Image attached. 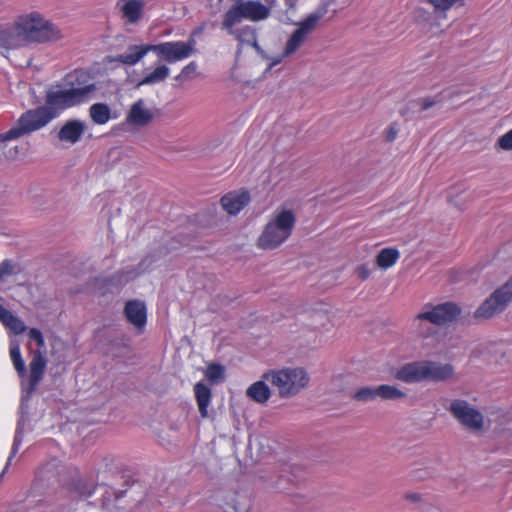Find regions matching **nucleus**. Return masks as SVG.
<instances>
[{"instance_id":"obj_39","label":"nucleus","mask_w":512,"mask_h":512,"mask_svg":"<svg viewBox=\"0 0 512 512\" xmlns=\"http://www.w3.org/2000/svg\"><path fill=\"white\" fill-rule=\"evenodd\" d=\"M397 136V129L393 126H391L388 131H387V134H386V139L387 141L391 142L393 141Z\"/></svg>"},{"instance_id":"obj_32","label":"nucleus","mask_w":512,"mask_h":512,"mask_svg":"<svg viewBox=\"0 0 512 512\" xmlns=\"http://www.w3.org/2000/svg\"><path fill=\"white\" fill-rule=\"evenodd\" d=\"M18 272V265L13 260L5 259L0 263V280Z\"/></svg>"},{"instance_id":"obj_17","label":"nucleus","mask_w":512,"mask_h":512,"mask_svg":"<svg viewBox=\"0 0 512 512\" xmlns=\"http://www.w3.org/2000/svg\"><path fill=\"white\" fill-rule=\"evenodd\" d=\"M152 119L153 113L148 108H146L143 99H139L134 102L126 116V122L128 124L141 127L149 124Z\"/></svg>"},{"instance_id":"obj_25","label":"nucleus","mask_w":512,"mask_h":512,"mask_svg":"<svg viewBox=\"0 0 512 512\" xmlns=\"http://www.w3.org/2000/svg\"><path fill=\"white\" fill-rule=\"evenodd\" d=\"M247 396L257 403H265L271 396L268 385L260 380L250 385L246 391Z\"/></svg>"},{"instance_id":"obj_11","label":"nucleus","mask_w":512,"mask_h":512,"mask_svg":"<svg viewBox=\"0 0 512 512\" xmlns=\"http://www.w3.org/2000/svg\"><path fill=\"white\" fill-rule=\"evenodd\" d=\"M196 41L191 38L188 41H167L153 44V52L160 60L168 63H176L189 58L195 50Z\"/></svg>"},{"instance_id":"obj_18","label":"nucleus","mask_w":512,"mask_h":512,"mask_svg":"<svg viewBox=\"0 0 512 512\" xmlns=\"http://www.w3.org/2000/svg\"><path fill=\"white\" fill-rule=\"evenodd\" d=\"M85 131V123L80 120H69L59 130L58 138L62 142L75 144Z\"/></svg>"},{"instance_id":"obj_12","label":"nucleus","mask_w":512,"mask_h":512,"mask_svg":"<svg viewBox=\"0 0 512 512\" xmlns=\"http://www.w3.org/2000/svg\"><path fill=\"white\" fill-rule=\"evenodd\" d=\"M449 411L463 426L471 430H480L484 425L483 415L462 399L451 402Z\"/></svg>"},{"instance_id":"obj_34","label":"nucleus","mask_w":512,"mask_h":512,"mask_svg":"<svg viewBox=\"0 0 512 512\" xmlns=\"http://www.w3.org/2000/svg\"><path fill=\"white\" fill-rule=\"evenodd\" d=\"M196 70L197 63L192 61L182 68L181 72L175 77V80L181 82L186 81L187 79H190L193 76Z\"/></svg>"},{"instance_id":"obj_16","label":"nucleus","mask_w":512,"mask_h":512,"mask_svg":"<svg viewBox=\"0 0 512 512\" xmlns=\"http://www.w3.org/2000/svg\"><path fill=\"white\" fill-rule=\"evenodd\" d=\"M250 201L248 191H233L221 198L222 208L230 215H237Z\"/></svg>"},{"instance_id":"obj_23","label":"nucleus","mask_w":512,"mask_h":512,"mask_svg":"<svg viewBox=\"0 0 512 512\" xmlns=\"http://www.w3.org/2000/svg\"><path fill=\"white\" fill-rule=\"evenodd\" d=\"M195 397L197 400L198 408L201 417L205 418L208 415V406L211 402V390L202 382H198L194 386Z\"/></svg>"},{"instance_id":"obj_9","label":"nucleus","mask_w":512,"mask_h":512,"mask_svg":"<svg viewBox=\"0 0 512 512\" xmlns=\"http://www.w3.org/2000/svg\"><path fill=\"white\" fill-rule=\"evenodd\" d=\"M512 302V280L497 288L474 312V318L487 320L502 313Z\"/></svg>"},{"instance_id":"obj_42","label":"nucleus","mask_w":512,"mask_h":512,"mask_svg":"<svg viewBox=\"0 0 512 512\" xmlns=\"http://www.w3.org/2000/svg\"><path fill=\"white\" fill-rule=\"evenodd\" d=\"M285 56H283V54L281 56H278V57H275L272 59L271 63H270V68L273 67V66H276L278 64L281 63L282 59L284 58Z\"/></svg>"},{"instance_id":"obj_44","label":"nucleus","mask_w":512,"mask_h":512,"mask_svg":"<svg viewBox=\"0 0 512 512\" xmlns=\"http://www.w3.org/2000/svg\"><path fill=\"white\" fill-rule=\"evenodd\" d=\"M149 258H146L144 259V261L140 264V266H142L144 263H146L148 261Z\"/></svg>"},{"instance_id":"obj_24","label":"nucleus","mask_w":512,"mask_h":512,"mask_svg":"<svg viewBox=\"0 0 512 512\" xmlns=\"http://www.w3.org/2000/svg\"><path fill=\"white\" fill-rule=\"evenodd\" d=\"M170 74L168 66L162 64L157 66L153 71L146 73L137 83V86L155 85L166 80Z\"/></svg>"},{"instance_id":"obj_20","label":"nucleus","mask_w":512,"mask_h":512,"mask_svg":"<svg viewBox=\"0 0 512 512\" xmlns=\"http://www.w3.org/2000/svg\"><path fill=\"white\" fill-rule=\"evenodd\" d=\"M89 116L96 125H105L111 119L118 117L117 113H113L108 104L97 102L89 107Z\"/></svg>"},{"instance_id":"obj_31","label":"nucleus","mask_w":512,"mask_h":512,"mask_svg":"<svg viewBox=\"0 0 512 512\" xmlns=\"http://www.w3.org/2000/svg\"><path fill=\"white\" fill-rule=\"evenodd\" d=\"M206 378L217 383L224 378V367L220 364H210L205 372Z\"/></svg>"},{"instance_id":"obj_5","label":"nucleus","mask_w":512,"mask_h":512,"mask_svg":"<svg viewBox=\"0 0 512 512\" xmlns=\"http://www.w3.org/2000/svg\"><path fill=\"white\" fill-rule=\"evenodd\" d=\"M461 313V308L454 302H444L437 305L426 304L422 311L412 320L413 330L423 337H429L436 331L429 324L436 326L456 320Z\"/></svg>"},{"instance_id":"obj_40","label":"nucleus","mask_w":512,"mask_h":512,"mask_svg":"<svg viewBox=\"0 0 512 512\" xmlns=\"http://www.w3.org/2000/svg\"><path fill=\"white\" fill-rule=\"evenodd\" d=\"M405 497L411 502H419L421 500V495L418 493H407Z\"/></svg>"},{"instance_id":"obj_15","label":"nucleus","mask_w":512,"mask_h":512,"mask_svg":"<svg viewBox=\"0 0 512 512\" xmlns=\"http://www.w3.org/2000/svg\"><path fill=\"white\" fill-rule=\"evenodd\" d=\"M124 315L128 322L142 332L147 322V308L143 301L130 300L124 307Z\"/></svg>"},{"instance_id":"obj_22","label":"nucleus","mask_w":512,"mask_h":512,"mask_svg":"<svg viewBox=\"0 0 512 512\" xmlns=\"http://www.w3.org/2000/svg\"><path fill=\"white\" fill-rule=\"evenodd\" d=\"M26 422H27V418L24 416H20L17 421V426H16L13 444L11 447V452L7 459V462H6V465L3 469V471L0 473V480L2 479L3 475L5 474L6 470L8 469V466L11 463L12 458L17 454V452L23 442L24 428H25Z\"/></svg>"},{"instance_id":"obj_41","label":"nucleus","mask_w":512,"mask_h":512,"mask_svg":"<svg viewBox=\"0 0 512 512\" xmlns=\"http://www.w3.org/2000/svg\"><path fill=\"white\" fill-rule=\"evenodd\" d=\"M210 6L215 10V12H218L221 8V4L223 0H209Z\"/></svg>"},{"instance_id":"obj_8","label":"nucleus","mask_w":512,"mask_h":512,"mask_svg":"<svg viewBox=\"0 0 512 512\" xmlns=\"http://www.w3.org/2000/svg\"><path fill=\"white\" fill-rule=\"evenodd\" d=\"M270 16V7L258 0H235V3L226 11L222 27H231L242 20L260 22Z\"/></svg>"},{"instance_id":"obj_19","label":"nucleus","mask_w":512,"mask_h":512,"mask_svg":"<svg viewBox=\"0 0 512 512\" xmlns=\"http://www.w3.org/2000/svg\"><path fill=\"white\" fill-rule=\"evenodd\" d=\"M118 6H120L122 16L127 23H137L143 15L144 2L142 0H120Z\"/></svg>"},{"instance_id":"obj_7","label":"nucleus","mask_w":512,"mask_h":512,"mask_svg":"<svg viewBox=\"0 0 512 512\" xmlns=\"http://www.w3.org/2000/svg\"><path fill=\"white\" fill-rule=\"evenodd\" d=\"M263 378L278 389L282 398H289L299 393L309 383V376L303 368H285L270 371Z\"/></svg>"},{"instance_id":"obj_14","label":"nucleus","mask_w":512,"mask_h":512,"mask_svg":"<svg viewBox=\"0 0 512 512\" xmlns=\"http://www.w3.org/2000/svg\"><path fill=\"white\" fill-rule=\"evenodd\" d=\"M149 52H153V44H132L128 45L123 53L108 57V61L110 63L134 66Z\"/></svg>"},{"instance_id":"obj_35","label":"nucleus","mask_w":512,"mask_h":512,"mask_svg":"<svg viewBox=\"0 0 512 512\" xmlns=\"http://www.w3.org/2000/svg\"><path fill=\"white\" fill-rule=\"evenodd\" d=\"M28 337L30 340L35 341L39 348L44 347L45 340H44L42 332L38 328H31L28 331Z\"/></svg>"},{"instance_id":"obj_37","label":"nucleus","mask_w":512,"mask_h":512,"mask_svg":"<svg viewBox=\"0 0 512 512\" xmlns=\"http://www.w3.org/2000/svg\"><path fill=\"white\" fill-rule=\"evenodd\" d=\"M438 102V100L434 99V98H424L421 100V110H427L431 107H433L436 103Z\"/></svg>"},{"instance_id":"obj_30","label":"nucleus","mask_w":512,"mask_h":512,"mask_svg":"<svg viewBox=\"0 0 512 512\" xmlns=\"http://www.w3.org/2000/svg\"><path fill=\"white\" fill-rule=\"evenodd\" d=\"M429 4H431L436 12H446L450 10L453 6L459 4L462 6L464 4V0H427Z\"/></svg>"},{"instance_id":"obj_13","label":"nucleus","mask_w":512,"mask_h":512,"mask_svg":"<svg viewBox=\"0 0 512 512\" xmlns=\"http://www.w3.org/2000/svg\"><path fill=\"white\" fill-rule=\"evenodd\" d=\"M27 47L16 17L14 22L0 27V48L6 50Z\"/></svg>"},{"instance_id":"obj_3","label":"nucleus","mask_w":512,"mask_h":512,"mask_svg":"<svg viewBox=\"0 0 512 512\" xmlns=\"http://www.w3.org/2000/svg\"><path fill=\"white\" fill-rule=\"evenodd\" d=\"M17 18L27 47L56 42L63 38L61 29L38 11L24 13Z\"/></svg>"},{"instance_id":"obj_26","label":"nucleus","mask_w":512,"mask_h":512,"mask_svg":"<svg viewBox=\"0 0 512 512\" xmlns=\"http://www.w3.org/2000/svg\"><path fill=\"white\" fill-rule=\"evenodd\" d=\"M407 397V394L395 385H378V399L382 401H398Z\"/></svg>"},{"instance_id":"obj_21","label":"nucleus","mask_w":512,"mask_h":512,"mask_svg":"<svg viewBox=\"0 0 512 512\" xmlns=\"http://www.w3.org/2000/svg\"><path fill=\"white\" fill-rule=\"evenodd\" d=\"M234 27L235 26H231L230 28L229 27H222V28L225 29L228 32V34L234 36L235 39L240 44L251 45L256 48H259L257 45L256 32L251 26L247 25L242 28H234Z\"/></svg>"},{"instance_id":"obj_2","label":"nucleus","mask_w":512,"mask_h":512,"mask_svg":"<svg viewBox=\"0 0 512 512\" xmlns=\"http://www.w3.org/2000/svg\"><path fill=\"white\" fill-rule=\"evenodd\" d=\"M10 357L13 363L15 370L17 371L18 376L22 379L21 388V405H20V416H24L27 418V409H28V401L30 400L32 394L35 392L37 386L43 378L45 368H46V359L41 353L40 350H36L33 354V358L29 364L30 374L27 381L24 378L27 375L26 365L21 355L19 342L16 340L10 341Z\"/></svg>"},{"instance_id":"obj_36","label":"nucleus","mask_w":512,"mask_h":512,"mask_svg":"<svg viewBox=\"0 0 512 512\" xmlns=\"http://www.w3.org/2000/svg\"><path fill=\"white\" fill-rule=\"evenodd\" d=\"M498 145L503 150H512V129L498 139Z\"/></svg>"},{"instance_id":"obj_10","label":"nucleus","mask_w":512,"mask_h":512,"mask_svg":"<svg viewBox=\"0 0 512 512\" xmlns=\"http://www.w3.org/2000/svg\"><path fill=\"white\" fill-rule=\"evenodd\" d=\"M326 13L327 9L325 7H320L300 21L297 24V29L291 34L286 42L283 56H290L295 53L306 41L308 35L315 30L319 21L326 15Z\"/></svg>"},{"instance_id":"obj_6","label":"nucleus","mask_w":512,"mask_h":512,"mask_svg":"<svg viewBox=\"0 0 512 512\" xmlns=\"http://www.w3.org/2000/svg\"><path fill=\"white\" fill-rule=\"evenodd\" d=\"M295 222L296 217L292 210L276 211L258 237L257 246L263 250L278 248L291 236Z\"/></svg>"},{"instance_id":"obj_28","label":"nucleus","mask_w":512,"mask_h":512,"mask_svg":"<svg viewBox=\"0 0 512 512\" xmlns=\"http://www.w3.org/2000/svg\"><path fill=\"white\" fill-rule=\"evenodd\" d=\"M69 490L84 497H90L94 493V488L81 477H75L71 480Z\"/></svg>"},{"instance_id":"obj_1","label":"nucleus","mask_w":512,"mask_h":512,"mask_svg":"<svg viewBox=\"0 0 512 512\" xmlns=\"http://www.w3.org/2000/svg\"><path fill=\"white\" fill-rule=\"evenodd\" d=\"M98 90V84L91 73L75 69L47 89L45 105L27 110L13 127L1 133L0 142L16 140L40 130L65 110L95 99Z\"/></svg>"},{"instance_id":"obj_27","label":"nucleus","mask_w":512,"mask_h":512,"mask_svg":"<svg viewBox=\"0 0 512 512\" xmlns=\"http://www.w3.org/2000/svg\"><path fill=\"white\" fill-rule=\"evenodd\" d=\"M400 253L396 248L382 249L376 258L377 265L382 269L392 267L399 259Z\"/></svg>"},{"instance_id":"obj_4","label":"nucleus","mask_w":512,"mask_h":512,"mask_svg":"<svg viewBox=\"0 0 512 512\" xmlns=\"http://www.w3.org/2000/svg\"><path fill=\"white\" fill-rule=\"evenodd\" d=\"M454 367L451 364L423 360L404 364L395 372V379L404 383L423 381L441 382L452 378Z\"/></svg>"},{"instance_id":"obj_29","label":"nucleus","mask_w":512,"mask_h":512,"mask_svg":"<svg viewBox=\"0 0 512 512\" xmlns=\"http://www.w3.org/2000/svg\"><path fill=\"white\" fill-rule=\"evenodd\" d=\"M352 399L358 402H370L378 399V386H364L355 391Z\"/></svg>"},{"instance_id":"obj_33","label":"nucleus","mask_w":512,"mask_h":512,"mask_svg":"<svg viewBox=\"0 0 512 512\" xmlns=\"http://www.w3.org/2000/svg\"><path fill=\"white\" fill-rule=\"evenodd\" d=\"M225 512H250V505L247 501L235 498L232 503H227Z\"/></svg>"},{"instance_id":"obj_38","label":"nucleus","mask_w":512,"mask_h":512,"mask_svg":"<svg viewBox=\"0 0 512 512\" xmlns=\"http://www.w3.org/2000/svg\"><path fill=\"white\" fill-rule=\"evenodd\" d=\"M359 277L363 280L367 279L370 275V270L366 265H362L357 269Z\"/></svg>"},{"instance_id":"obj_43","label":"nucleus","mask_w":512,"mask_h":512,"mask_svg":"<svg viewBox=\"0 0 512 512\" xmlns=\"http://www.w3.org/2000/svg\"><path fill=\"white\" fill-rule=\"evenodd\" d=\"M263 4L270 7V11H271L272 8L276 5V0H265V3H263Z\"/></svg>"}]
</instances>
